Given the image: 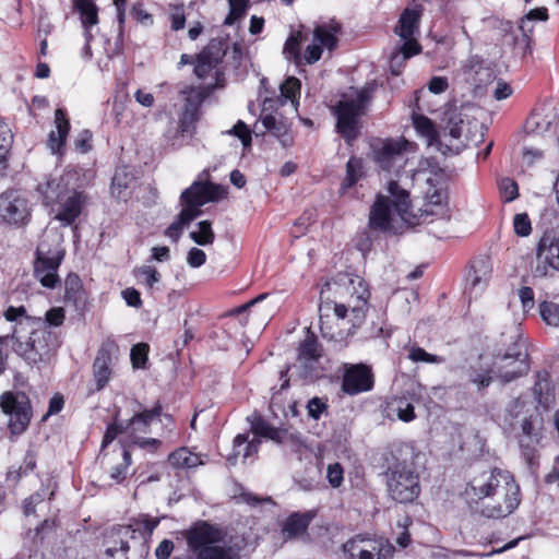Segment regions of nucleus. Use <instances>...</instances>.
Segmentation results:
<instances>
[{
  "instance_id": "nucleus-1",
  "label": "nucleus",
  "mask_w": 559,
  "mask_h": 559,
  "mask_svg": "<svg viewBox=\"0 0 559 559\" xmlns=\"http://www.w3.org/2000/svg\"><path fill=\"white\" fill-rule=\"evenodd\" d=\"M464 496L468 501L481 502V514L501 519L511 514L520 504V488L513 476L502 469L484 471L471 478Z\"/></svg>"
},
{
  "instance_id": "nucleus-2",
  "label": "nucleus",
  "mask_w": 559,
  "mask_h": 559,
  "mask_svg": "<svg viewBox=\"0 0 559 559\" xmlns=\"http://www.w3.org/2000/svg\"><path fill=\"white\" fill-rule=\"evenodd\" d=\"M345 290L350 294L347 304L334 302L332 307L328 302L320 307V329L326 338L342 340L365 319L369 292L364 280L350 278Z\"/></svg>"
},
{
  "instance_id": "nucleus-3",
  "label": "nucleus",
  "mask_w": 559,
  "mask_h": 559,
  "mask_svg": "<svg viewBox=\"0 0 559 559\" xmlns=\"http://www.w3.org/2000/svg\"><path fill=\"white\" fill-rule=\"evenodd\" d=\"M388 192L389 197L377 195L369 212V228L388 235H397L419 225L418 215L412 209L407 190L392 180L388 185Z\"/></svg>"
},
{
  "instance_id": "nucleus-4",
  "label": "nucleus",
  "mask_w": 559,
  "mask_h": 559,
  "mask_svg": "<svg viewBox=\"0 0 559 559\" xmlns=\"http://www.w3.org/2000/svg\"><path fill=\"white\" fill-rule=\"evenodd\" d=\"M183 536L190 559H242L241 543L226 540V533L209 522L194 523Z\"/></svg>"
},
{
  "instance_id": "nucleus-5",
  "label": "nucleus",
  "mask_w": 559,
  "mask_h": 559,
  "mask_svg": "<svg viewBox=\"0 0 559 559\" xmlns=\"http://www.w3.org/2000/svg\"><path fill=\"white\" fill-rule=\"evenodd\" d=\"M46 205L51 206L55 219L62 226H70L80 216L85 203V195L76 190H69L59 179H51L38 186Z\"/></svg>"
},
{
  "instance_id": "nucleus-6",
  "label": "nucleus",
  "mask_w": 559,
  "mask_h": 559,
  "mask_svg": "<svg viewBox=\"0 0 559 559\" xmlns=\"http://www.w3.org/2000/svg\"><path fill=\"white\" fill-rule=\"evenodd\" d=\"M374 87L372 84L361 88L350 87L334 108L337 118L336 128L346 141L357 136L358 118L364 114L367 103L371 99Z\"/></svg>"
},
{
  "instance_id": "nucleus-7",
  "label": "nucleus",
  "mask_w": 559,
  "mask_h": 559,
  "mask_svg": "<svg viewBox=\"0 0 559 559\" xmlns=\"http://www.w3.org/2000/svg\"><path fill=\"white\" fill-rule=\"evenodd\" d=\"M11 338L14 352L29 365L49 361L59 347L57 335L46 325L33 329L26 342L20 340L16 329L12 331Z\"/></svg>"
},
{
  "instance_id": "nucleus-8",
  "label": "nucleus",
  "mask_w": 559,
  "mask_h": 559,
  "mask_svg": "<svg viewBox=\"0 0 559 559\" xmlns=\"http://www.w3.org/2000/svg\"><path fill=\"white\" fill-rule=\"evenodd\" d=\"M157 519H139L129 525H122L112 530L107 539L106 557L107 559H127V552L130 549V542L133 544H144L151 537L153 531L158 525Z\"/></svg>"
},
{
  "instance_id": "nucleus-9",
  "label": "nucleus",
  "mask_w": 559,
  "mask_h": 559,
  "mask_svg": "<svg viewBox=\"0 0 559 559\" xmlns=\"http://www.w3.org/2000/svg\"><path fill=\"white\" fill-rule=\"evenodd\" d=\"M156 419L165 427V432L162 436H167L173 432V418L169 415H163L162 406L157 404L150 411H143L134 414L124 424L128 442L143 449H157L160 445V441L158 439L144 438L140 436L141 433H147L150 425Z\"/></svg>"
},
{
  "instance_id": "nucleus-10",
  "label": "nucleus",
  "mask_w": 559,
  "mask_h": 559,
  "mask_svg": "<svg viewBox=\"0 0 559 559\" xmlns=\"http://www.w3.org/2000/svg\"><path fill=\"white\" fill-rule=\"evenodd\" d=\"M389 496L396 502L414 501L420 492L419 476L412 464L396 462L385 472Z\"/></svg>"
},
{
  "instance_id": "nucleus-11",
  "label": "nucleus",
  "mask_w": 559,
  "mask_h": 559,
  "mask_svg": "<svg viewBox=\"0 0 559 559\" xmlns=\"http://www.w3.org/2000/svg\"><path fill=\"white\" fill-rule=\"evenodd\" d=\"M371 150L372 158L381 169L399 174L414 151V144L404 138L376 140Z\"/></svg>"
},
{
  "instance_id": "nucleus-12",
  "label": "nucleus",
  "mask_w": 559,
  "mask_h": 559,
  "mask_svg": "<svg viewBox=\"0 0 559 559\" xmlns=\"http://www.w3.org/2000/svg\"><path fill=\"white\" fill-rule=\"evenodd\" d=\"M345 559H392L394 547L382 537L357 535L343 545Z\"/></svg>"
},
{
  "instance_id": "nucleus-13",
  "label": "nucleus",
  "mask_w": 559,
  "mask_h": 559,
  "mask_svg": "<svg viewBox=\"0 0 559 559\" xmlns=\"http://www.w3.org/2000/svg\"><path fill=\"white\" fill-rule=\"evenodd\" d=\"M251 429L255 435V437L251 441H248L245 435H237L236 438L234 439L235 453L233 456L228 457V462L230 464H235L236 457L237 455L240 454L242 447L245 449V459L251 456L253 453H257L259 445L261 443V440L258 437H265L277 443H284L288 438L287 430L274 428L261 418H258L252 421Z\"/></svg>"
},
{
  "instance_id": "nucleus-14",
  "label": "nucleus",
  "mask_w": 559,
  "mask_h": 559,
  "mask_svg": "<svg viewBox=\"0 0 559 559\" xmlns=\"http://www.w3.org/2000/svg\"><path fill=\"white\" fill-rule=\"evenodd\" d=\"M64 252L59 243L53 249H47L45 242L37 247V259L34 263V274L39 283L46 288H55L60 284L58 269L63 259Z\"/></svg>"
},
{
  "instance_id": "nucleus-15",
  "label": "nucleus",
  "mask_w": 559,
  "mask_h": 559,
  "mask_svg": "<svg viewBox=\"0 0 559 559\" xmlns=\"http://www.w3.org/2000/svg\"><path fill=\"white\" fill-rule=\"evenodd\" d=\"M0 407L4 414L10 416L9 428L13 435H21L26 430L32 418V407L24 393H2Z\"/></svg>"
},
{
  "instance_id": "nucleus-16",
  "label": "nucleus",
  "mask_w": 559,
  "mask_h": 559,
  "mask_svg": "<svg viewBox=\"0 0 559 559\" xmlns=\"http://www.w3.org/2000/svg\"><path fill=\"white\" fill-rule=\"evenodd\" d=\"M516 438L526 461L532 464L536 447L543 437V419L536 413L524 416L519 421Z\"/></svg>"
},
{
  "instance_id": "nucleus-17",
  "label": "nucleus",
  "mask_w": 559,
  "mask_h": 559,
  "mask_svg": "<svg viewBox=\"0 0 559 559\" xmlns=\"http://www.w3.org/2000/svg\"><path fill=\"white\" fill-rule=\"evenodd\" d=\"M341 33V25L336 22H329L317 25L313 29V43L309 45L304 58L308 64L317 62L322 55V47L333 50L338 41L337 35Z\"/></svg>"
},
{
  "instance_id": "nucleus-18",
  "label": "nucleus",
  "mask_w": 559,
  "mask_h": 559,
  "mask_svg": "<svg viewBox=\"0 0 559 559\" xmlns=\"http://www.w3.org/2000/svg\"><path fill=\"white\" fill-rule=\"evenodd\" d=\"M131 463V453L126 448H117L104 453L100 460L104 473L112 484H122L127 479Z\"/></svg>"
},
{
  "instance_id": "nucleus-19",
  "label": "nucleus",
  "mask_w": 559,
  "mask_h": 559,
  "mask_svg": "<svg viewBox=\"0 0 559 559\" xmlns=\"http://www.w3.org/2000/svg\"><path fill=\"white\" fill-rule=\"evenodd\" d=\"M226 53L225 44L221 40H211L198 55L194 72L199 79H205L216 69Z\"/></svg>"
},
{
  "instance_id": "nucleus-20",
  "label": "nucleus",
  "mask_w": 559,
  "mask_h": 559,
  "mask_svg": "<svg viewBox=\"0 0 559 559\" xmlns=\"http://www.w3.org/2000/svg\"><path fill=\"white\" fill-rule=\"evenodd\" d=\"M224 194L225 191L219 186L194 182L190 188L182 192L181 200L186 205L201 207L207 202L222 199Z\"/></svg>"
},
{
  "instance_id": "nucleus-21",
  "label": "nucleus",
  "mask_w": 559,
  "mask_h": 559,
  "mask_svg": "<svg viewBox=\"0 0 559 559\" xmlns=\"http://www.w3.org/2000/svg\"><path fill=\"white\" fill-rule=\"evenodd\" d=\"M373 385V377L371 370L366 365H355L349 367L343 379V390L350 394L371 390Z\"/></svg>"
},
{
  "instance_id": "nucleus-22",
  "label": "nucleus",
  "mask_w": 559,
  "mask_h": 559,
  "mask_svg": "<svg viewBox=\"0 0 559 559\" xmlns=\"http://www.w3.org/2000/svg\"><path fill=\"white\" fill-rule=\"evenodd\" d=\"M501 361L506 364L500 365L495 361L493 366L497 368L498 376L503 382H510L527 371L525 356L521 353H518L516 355L506 354L501 358Z\"/></svg>"
},
{
  "instance_id": "nucleus-23",
  "label": "nucleus",
  "mask_w": 559,
  "mask_h": 559,
  "mask_svg": "<svg viewBox=\"0 0 559 559\" xmlns=\"http://www.w3.org/2000/svg\"><path fill=\"white\" fill-rule=\"evenodd\" d=\"M70 130V122L63 109L55 111V129L48 135V147L53 154H61Z\"/></svg>"
},
{
  "instance_id": "nucleus-24",
  "label": "nucleus",
  "mask_w": 559,
  "mask_h": 559,
  "mask_svg": "<svg viewBox=\"0 0 559 559\" xmlns=\"http://www.w3.org/2000/svg\"><path fill=\"white\" fill-rule=\"evenodd\" d=\"M421 10L405 9L400 16L399 25L395 33L405 41L416 40L415 35L418 33Z\"/></svg>"
},
{
  "instance_id": "nucleus-25",
  "label": "nucleus",
  "mask_w": 559,
  "mask_h": 559,
  "mask_svg": "<svg viewBox=\"0 0 559 559\" xmlns=\"http://www.w3.org/2000/svg\"><path fill=\"white\" fill-rule=\"evenodd\" d=\"M447 192L441 189H433L432 192H427V203L425 204V209L419 210L418 218L419 224L424 222V217L427 216H445L447 210Z\"/></svg>"
},
{
  "instance_id": "nucleus-26",
  "label": "nucleus",
  "mask_w": 559,
  "mask_h": 559,
  "mask_svg": "<svg viewBox=\"0 0 559 559\" xmlns=\"http://www.w3.org/2000/svg\"><path fill=\"white\" fill-rule=\"evenodd\" d=\"M420 52V46L417 40L405 41L402 47L392 52L389 68L392 74L399 75L405 67L406 61Z\"/></svg>"
},
{
  "instance_id": "nucleus-27",
  "label": "nucleus",
  "mask_w": 559,
  "mask_h": 559,
  "mask_svg": "<svg viewBox=\"0 0 559 559\" xmlns=\"http://www.w3.org/2000/svg\"><path fill=\"white\" fill-rule=\"evenodd\" d=\"M312 515L309 512L306 513H293L284 522L282 533L285 539H293L301 536L308 528Z\"/></svg>"
},
{
  "instance_id": "nucleus-28",
  "label": "nucleus",
  "mask_w": 559,
  "mask_h": 559,
  "mask_svg": "<svg viewBox=\"0 0 559 559\" xmlns=\"http://www.w3.org/2000/svg\"><path fill=\"white\" fill-rule=\"evenodd\" d=\"M537 260L559 271V243L557 237L544 236L537 248Z\"/></svg>"
},
{
  "instance_id": "nucleus-29",
  "label": "nucleus",
  "mask_w": 559,
  "mask_h": 559,
  "mask_svg": "<svg viewBox=\"0 0 559 559\" xmlns=\"http://www.w3.org/2000/svg\"><path fill=\"white\" fill-rule=\"evenodd\" d=\"M111 357L106 348H100L93 364V373L97 390H102L109 381Z\"/></svg>"
},
{
  "instance_id": "nucleus-30",
  "label": "nucleus",
  "mask_w": 559,
  "mask_h": 559,
  "mask_svg": "<svg viewBox=\"0 0 559 559\" xmlns=\"http://www.w3.org/2000/svg\"><path fill=\"white\" fill-rule=\"evenodd\" d=\"M168 462L175 468H194L204 464L202 455L191 452L188 448H179L171 452Z\"/></svg>"
},
{
  "instance_id": "nucleus-31",
  "label": "nucleus",
  "mask_w": 559,
  "mask_h": 559,
  "mask_svg": "<svg viewBox=\"0 0 559 559\" xmlns=\"http://www.w3.org/2000/svg\"><path fill=\"white\" fill-rule=\"evenodd\" d=\"M386 416H396L404 423H409L415 419L414 405L405 396L392 399L386 406Z\"/></svg>"
},
{
  "instance_id": "nucleus-32",
  "label": "nucleus",
  "mask_w": 559,
  "mask_h": 559,
  "mask_svg": "<svg viewBox=\"0 0 559 559\" xmlns=\"http://www.w3.org/2000/svg\"><path fill=\"white\" fill-rule=\"evenodd\" d=\"M74 7L80 12V17L85 27V37L87 41L92 38L88 27L98 23V9L93 0H74Z\"/></svg>"
},
{
  "instance_id": "nucleus-33",
  "label": "nucleus",
  "mask_w": 559,
  "mask_h": 559,
  "mask_svg": "<svg viewBox=\"0 0 559 559\" xmlns=\"http://www.w3.org/2000/svg\"><path fill=\"white\" fill-rule=\"evenodd\" d=\"M3 217L12 224H23L28 217L27 202L23 198H13L4 206Z\"/></svg>"
},
{
  "instance_id": "nucleus-34",
  "label": "nucleus",
  "mask_w": 559,
  "mask_h": 559,
  "mask_svg": "<svg viewBox=\"0 0 559 559\" xmlns=\"http://www.w3.org/2000/svg\"><path fill=\"white\" fill-rule=\"evenodd\" d=\"M262 124L267 131L272 132L284 146L292 144L293 138L286 121L277 120V118L272 115H265L262 118Z\"/></svg>"
},
{
  "instance_id": "nucleus-35",
  "label": "nucleus",
  "mask_w": 559,
  "mask_h": 559,
  "mask_svg": "<svg viewBox=\"0 0 559 559\" xmlns=\"http://www.w3.org/2000/svg\"><path fill=\"white\" fill-rule=\"evenodd\" d=\"M281 97L278 102L283 105L285 102H290L292 107L297 111L299 105L300 81L295 76H289L281 85Z\"/></svg>"
},
{
  "instance_id": "nucleus-36",
  "label": "nucleus",
  "mask_w": 559,
  "mask_h": 559,
  "mask_svg": "<svg viewBox=\"0 0 559 559\" xmlns=\"http://www.w3.org/2000/svg\"><path fill=\"white\" fill-rule=\"evenodd\" d=\"M413 124L416 131L426 139L428 145H433L439 142V133L429 118L414 114Z\"/></svg>"
},
{
  "instance_id": "nucleus-37",
  "label": "nucleus",
  "mask_w": 559,
  "mask_h": 559,
  "mask_svg": "<svg viewBox=\"0 0 559 559\" xmlns=\"http://www.w3.org/2000/svg\"><path fill=\"white\" fill-rule=\"evenodd\" d=\"M4 318L7 321L15 322L13 331L22 325L34 326L36 324H40V318H34L26 314L25 307H9L4 313ZM19 332V330H16Z\"/></svg>"
},
{
  "instance_id": "nucleus-38",
  "label": "nucleus",
  "mask_w": 559,
  "mask_h": 559,
  "mask_svg": "<svg viewBox=\"0 0 559 559\" xmlns=\"http://www.w3.org/2000/svg\"><path fill=\"white\" fill-rule=\"evenodd\" d=\"M533 394L538 404L544 407H549L552 402L554 395L551 392V384L547 373H539L533 388Z\"/></svg>"
},
{
  "instance_id": "nucleus-39",
  "label": "nucleus",
  "mask_w": 559,
  "mask_h": 559,
  "mask_svg": "<svg viewBox=\"0 0 559 559\" xmlns=\"http://www.w3.org/2000/svg\"><path fill=\"white\" fill-rule=\"evenodd\" d=\"M321 356L317 337L308 330L306 338L298 347V358L304 362L314 361Z\"/></svg>"
},
{
  "instance_id": "nucleus-40",
  "label": "nucleus",
  "mask_w": 559,
  "mask_h": 559,
  "mask_svg": "<svg viewBox=\"0 0 559 559\" xmlns=\"http://www.w3.org/2000/svg\"><path fill=\"white\" fill-rule=\"evenodd\" d=\"M491 274V266L489 261L480 259L472 265V272L469 273V284L472 288L484 286L488 283Z\"/></svg>"
},
{
  "instance_id": "nucleus-41",
  "label": "nucleus",
  "mask_w": 559,
  "mask_h": 559,
  "mask_svg": "<svg viewBox=\"0 0 559 559\" xmlns=\"http://www.w3.org/2000/svg\"><path fill=\"white\" fill-rule=\"evenodd\" d=\"M465 127L464 115L461 110H450L445 112V127L444 131L453 140H459L462 136Z\"/></svg>"
},
{
  "instance_id": "nucleus-42",
  "label": "nucleus",
  "mask_w": 559,
  "mask_h": 559,
  "mask_svg": "<svg viewBox=\"0 0 559 559\" xmlns=\"http://www.w3.org/2000/svg\"><path fill=\"white\" fill-rule=\"evenodd\" d=\"M66 299L79 305L84 301V290L81 278L76 274H69L64 281Z\"/></svg>"
},
{
  "instance_id": "nucleus-43",
  "label": "nucleus",
  "mask_w": 559,
  "mask_h": 559,
  "mask_svg": "<svg viewBox=\"0 0 559 559\" xmlns=\"http://www.w3.org/2000/svg\"><path fill=\"white\" fill-rule=\"evenodd\" d=\"M13 135L9 126L0 120V176L4 175L8 167L7 155L11 148Z\"/></svg>"
},
{
  "instance_id": "nucleus-44",
  "label": "nucleus",
  "mask_w": 559,
  "mask_h": 559,
  "mask_svg": "<svg viewBox=\"0 0 559 559\" xmlns=\"http://www.w3.org/2000/svg\"><path fill=\"white\" fill-rule=\"evenodd\" d=\"M134 177L130 174L126 168H119L116 170L112 182H111V192L118 198L122 197V193L126 189H128L133 182Z\"/></svg>"
},
{
  "instance_id": "nucleus-45",
  "label": "nucleus",
  "mask_w": 559,
  "mask_h": 559,
  "mask_svg": "<svg viewBox=\"0 0 559 559\" xmlns=\"http://www.w3.org/2000/svg\"><path fill=\"white\" fill-rule=\"evenodd\" d=\"M199 230H194L190 233V238L200 246L212 245L215 239L214 231L212 229V225L209 221H201L198 224Z\"/></svg>"
},
{
  "instance_id": "nucleus-46",
  "label": "nucleus",
  "mask_w": 559,
  "mask_h": 559,
  "mask_svg": "<svg viewBox=\"0 0 559 559\" xmlns=\"http://www.w3.org/2000/svg\"><path fill=\"white\" fill-rule=\"evenodd\" d=\"M182 93L186 95L183 109L199 115V109L204 100V94L202 91L189 87Z\"/></svg>"
},
{
  "instance_id": "nucleus-47",
  "label": "nucleus",
  "mask_w": 559,
  "mask_h": 559,
  "mask_svg": "<svg viewBox=\"0 0 559 559\" xmlns=\"http://www.w3.org/2000/svg\"><path fill=\"white\" fill-rule=\"evenodd\" d=\"M539 312L543 320L552 326L559 325V304L551 301H543L539 305Z\"/></svg>"
},
{
  "instance_id": "nucleus-48",
  "label": "nucleus",
  "mask_w": 559,
  "mask_h": 559,
  "mask_svg": "<svg viewBox=\"0 0 559 559\" xmlns=\"http://www.w3.org/2000/svg\"><path fill=\"white\" fill-rule=\"evenodd\" d=\"M229 13L224 20L225 25H233L242 17L248 9L249 0H228Z\"/></svg>"
},
{
  "instance_id": "nucleus-49",
  "label": "nucleus",
  "mask_w": 559,
  "mask_h": 559,
  "mask_svg": "<svg viewBox=\"0 0 559 559\" xmlns=\"http://www.w3.org/2000/svg\"><path fill=\"white\" fill-rule=\"evenodd\" d=\"M361 162L355 157H352L346 165V177L343 181V188H350L354 186L360 177Z\"/></svg>"
},
{
  "instance_id": "nucleus-50",
  "label": "nucleus",
  "mask_w": 559,
  "mask_h": 559,
  "mask_svg": "<svg viewBox=\"0 0 559 559\" xmlns=\"http://www.w3.org/2000/svg\"><path fill=\"white\" fill-rule=\"evenodd\" d=\"M301 39L302 36L300 32H295L287 38L284 46V53L288 59L297 61L300 58Z\"/></svg>"
},
{
  "instance_id": "nucleus-51",
  "label": "nucleus",
  "mask_w": 559,
  "mask_h": 559,
  "mask_svg": "<svg viewBox=\"0 0 559 559\" xmlns=\"http://www.w3.org/2000/svg\"><path fill=\"white\" fill-rule=\"evenodd\" d=\"M408 358L415 362H427V364H440L443 362V358L437 355L427 353L421 347H412L409 349Z\"/></svg>"
},
{
  "instance_id": "nucleus-52",
  "label": "nucleus",
  "mask_w": 559,
  "mask_h": 559,
  "mask_svg": "<svg viewBox=\"0 0 559 559\" xmlns=\"http://www.w3.org/2000/svg\"><path fill=\"white\" fill-rule=\"evenodd\" d=\"M198 119H199L198 114L191 112L187 109H183L180 115V119H179L178 132L181 135L190 134L192 132Z\"/></svg>"
},
{
  "instance_id": "nucleus-53",
  "label": "nucleus",
  "mask_w": 559,
  "mask_h": 559,
  "mask_svg": "<svg viewBox=\"0 0 559 559\" xmlns=\"http://www.w3.org/2000/svg\"><path fill=\"white\" fill-rule=\"evenodd\" d=\"M148 345L139 343L131 348V361L134 368H144L147 360Z\"/></svg>"
},
{
  "instance_id": "nucleus-54",
  "label": "nucleus",
  "mask_w": 559,
  "mask_h": 559,
  "mask_svg": "<svg viewBox=\"0 0 559 559\" xmlns=\"http://www.w3.org/2000/svg\"><path fill=\"white\" fill-rule=\"evenodd\" d=\"M499 189L504 202H512L519 195L518 183L510 178H502L499 182Z\"/></svg>"
},
{
  "instance_id": "nucleus-55",
  "label": "nucleus",
  "mask_w": 559,
  "mask_h": 559,
  "mask_svg": "<svg viewBox=\"0 0 559 559\" xmlns=\"http://www.w3.org/2000/svg\"><path fill=\"white\" fill-rule=\"evenodd\" d=\"M514 231L520 237H526L532 231L531 221L525 213L515 214L513 218Z\"/></svg>"
},
{
  "instance_id": "nucleus-56",
  "label": "nucleus",
  "mask_w": 559,
  "mask_h": 559,
  "mask_svg": "<svg viewBox=\"0 0 559 559\" xmlns=\"http://www.w3.org/2000/svg\"><path fill=\"white\" fill-rule=\"evenodd\" d=\"M228 134H233V135L237 136L241 141V143L245 147H248L251 145V131L249 130L247 124L241 120H239L233 127V129H230L228 131Z\"/></svg>"
},
{
  "instance_id": "nucleus-57",
  "label": "nucleus",
  "mask_w": 559,
  "mask_h": 559,
  "mask_svg": "<svg viewBox=\"0 0 559 559\" xmlns=\"http://www.w3.org/2000/svg\"><path fill=\"white\" fill-rule=\"evenodd\" d=\"M344 471L340 463L330 464L326 468V477L333 488H338L344 480Z\"/></svg>"
},
{
  "instance_id": "nucleus-58",
  "label": "nucleus",
  "mask_w": 559,
  "mask_h": 559,
  "mask_svg": "<svg viewBox=\"0 0 559 559\" xmlns=\"http://www.w3.org/2000/svg\"><path fill=\"white\" fill-rule=\"evenodd\" d=\"M138 276L148 287H153L154 284L159 282V273L152 266L139 269Z\"/></svg>"
},
{
  "instance_id": "nucleus-59",
  "label": "nucleus",
  "mask_w": 559,
  "mask_h": 559,
  "mask_svg": "<svg viewBox=\"0 0 559 559\" xmlns=\"http://www.w3.org/2000/svg\"><path fill=\"white\" fill-rule=\"evenodd\" d=\"M119 433H126V428H124L123 423L118 424L117 421H115L112 425H109L105 432V436H104V439L102 442V448L104 449L109 443H111Z\"/></svg>"
},
{
  "instance_id": "nucleus-60",
  "label": "nucleus",
  "mask_w": 559,
  "mask_h": 559,
  "mask_svg": "<svg viewBox=\"0 0 559 559\" xmlns=\"http://www.w3.org/2000/svg\"><path fill=\"white\" fill-rule=\"evenodd\" d=\"M519 298L521 300L522 307L524 311H528L534 308L535 298L534 292L531 287L524 286L519 289Z\"/></svg>"
},
{
  "instance_id": "nucleus-61",
  "label": "nucleus",
  "mask_w": 559,
  "mask_h": 559,
  "mask_svg": "<svg viewBox=\"0 0 559 559\" xmlns=\"http://www.w3.org/2000/svg\"><path fill=\"white\" fill-rule=\"evenodd\" d=\"M206 261V254L203 250L199 249V248H191L188 252V255H187V263L191 266V267H200L201 265H203Z\"/></svg>"
},
{
  "instance_id": "nucleus-62",
  "label": "nucleus",
  "mask_w": 559,
  "mask_h": 559,
  "mask_svg": "<svg viewBox=\"0 0 559 559\" xmlns=\"http://www.w3.org/2000/svg\"><path fill=\"white\" fill-rule=\"evenodd\" d=\"M308 414L313 419H318L326 409V404L319 397H313L307 405Z\"/></svg>"
},
{
  "instance_id": "nucleus-63",
  "label": "nucleus",
  "mask_w": 559,
  "mask_h": 559,
  "mask_svg": "<svg viewBox=\"0 0 559 559\" xmlns=\"http://www.w3.org/2000/svg\"><path fill=\"white\" fill-rule=\"evenodd\" d=\"M200 214V207L194 205H186V207L182 209L181 212L179 213L177 219L181 222V224L185 226L189 224L191 221H193L195 217H198Z\"/></svg>"
},
{
  "instance_id": "nucleus-64",
  "label": "nucleus",
  "mask_w": 559,
  "mask_h": 559,
  "mask_svg": "<svg viewBox=\"0 0 559 559\" xmlns=\"http://www.w3.org/2000/svg\"><path fill=\"white\" fill-rule=\"evenodd\" d=\"M46 322L53 326H60L64 321V310L60 307L52 308L46 312Z\"/></svg>"
}]
</instances>
